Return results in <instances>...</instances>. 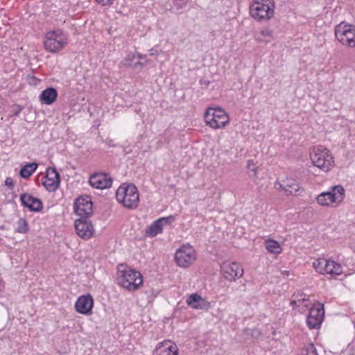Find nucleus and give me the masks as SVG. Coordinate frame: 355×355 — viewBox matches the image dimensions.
Here are the masks:
<instances>
[{
	"instance_id": "2eb2a0df",
	"label": "nucleus",
	"mask_w": 355,
	"mask_h": 355,
	"mask_svg": "<svg viewBox=\"0 0 355 355\" xmlns=\"http://www.w3.org/2000/svg\"><path fill=\"white\" fill-rule=\"evenodd\" d=\"M89 218H80L75 220L74 226L77 234L84 239H88L93 236L94 229Z\"/></svg>"
},
{
	"instance_id": "7ed1b4c3",
	"label": "nucleus",
	"mask_w": 355,
	"mask_h": 355,
	"mask_svg": "<svg viewBox=\"0 0 355 355\" xmlns=\"http://www.w3.org/2000/svg\"><path fill=\"white\" fill-rule=\"evenodd\" d=\"M116 198L119 202L130 209L137 207L139 202L137 188L132 184L119 187L116 192Z\"/></svg>"
},
{
	"instance_id": "0eeeda50",
	"label": "nucleus",
	"mask_w": 355,
	"mask_h": 355,
	"mask_svg": "<svg viewBox=\"0 0 355 355\" xmlns=\"http://www.w3.org/2000/svg\"><path fill=\"white\" fill-rule=\"evenodd\" d=\"M205 119L206 124L214 129L224 128L230 122L228 114L220 107L207 108Z\"/></svg>"
},
{
	"instance_id": "7c9ffc66",
	"label": "nucleus",
	"mask_w": 355,
	"mask_h": 355,
	"mask_svg": "<svg viewBox=\"0 0 355 355\" xmlns=\"http://www.w3.org/2000/svg\"><path fill=\"white\" fill-rule=\"evenodd\" d=\"M247 167L248 169L250 171L249 176L250 178L254 177L256 175L257 167L255 166V164L252 159H250L248 161Z\"/></svg>"
},
{
	"instance_id": "393cba45",
	"label": "nucleus",
	"mask_w": 355,
	"mask_h": 355,
	"mask_svg": "<svg viewBox=\"0 0 355 355\" xmlns=\"http://www.w3.org/2000/svg\"><path fill=\"white\" fill-rule=\"evenodd\" d=\"M37 166L36 162L26 164L21 168L19 171L20 176L23 178H28L36 171Z\"/></svg>"
},
{
	"instance_id": "1a4fd4ad",
	"label": "nucleus",
	"mask_w": 355,
	"mask_h": 355,
	"mask_svg": "<svg viewBox=\"0 0 355 355\" xmlns=\"http://www.w3.org/2000/svg\"><path fill=\"white\" fill-rule=\"evenodd\" d=\"M175 259L179 266L187 268L196 259V250L189 244L183 245L177 250L175 254Z\"/></svg>"
},
{
	"instance_id": "473e14b6",
	"label": "nucleus",
	"mask_w": 355,
	"mask_h": 355,
	"mask_svg": "<svg viewBox=\"0 0 355 355\" xmlns=\"http://www.w3.org/2000/svg\"><path fill=\"white\" fill-rule=\"evenodd\" d=\"M261 35L263 37H271L272 32L269 28H263L261 31Z\"/></svg>"
},
{
	"instance_id": "e433bc0d",
	"label": "nucleus",
	"mask_w": 355,
	"mask_h": 355,
	"mask_svg": "<svg viewBox=\"0 0 355 355\" xmlns=\"http://www.w3.org/2000/svg\"><path fill=\"white\" fill-rule=\"evenodd\" d=\"M137 56H138V58L139 59H143V58H144L146 57V55H142L141 53H137Z\"/></svg>"
},
{
	"instance_id": "412c9836",
	"label": "nucleus",
	"mask_w": 355,
	"mask_h": 355,
	"mask_svg": "<svg viewBox=\"0 0 355 355\" xmlns=\"http://www.w3.org/2000/svg\"><path fill=\"white\" fill-rule=\"evenodd\" d=\"M275 187L284 190L287 195H297L300 189V184L293 178H286L282 182H276Z\"/></svg>"
},
{
	"instance_id": "c756f323",
	"label": "nucleus",
	"mask_w": 355,
	"mask_h": 355,
	"mask_svg": "<svg viewBox=\"0 0 355 355\" xmlns=\"http://www.w3.org/2000/svg\"><path fill=\"white\" fill-rule=\"evenodd\" d=\"M135 58V53H130L121 61V64L125 67H132V62Z\"/></svg>"
},
{
	"instance_id": "4c0bfd02",
	"label": "nucleus",
	"mask_w": 355,
	"mask_h": 355,
	"mask_svg": "<svg viewBox=\"0 0 355 355\" xmlns=\"http://www.w3.org/2000/svg\"><path fill=\"white\" fill-rule=\"evenodd\" d=\"M21 112V109L19 110L18 111H16V112L15 113V115H17L19 112Z\"/></svg>"
},
{
	"instance_id": "a211bd4d",
	"label": "nucleus",
	"mask_w": 355,
	"mask_h": 355,
	"mask_svg": "<svg viewBox=\"0 0 355 355\" xmlns=\"http://www.w3.org/2000/svg\"><path fill=\"white\" fill-rule=\"evenodd\" d=\"M89 182L92 187L98 189L110 188L112 184V178L103 173L93 174L90 176Z\"/></svg>"
},
{
	"instance_id": "dca6fc26",
	"label": "nucleus",
	"mask_w": 355,
	"mask_h": 355,
	"mask_svg": "<svg viewBox=\"0 0 355 355\" xmlns=\"http://www.w3.org/2000/svg\"><path fill=\"white\" fill-rule=\"evenodd\" d=\"M93 306L94 300L89 294L80 296L75 303L76 312L85 315H90L92 313Z\"/></svg>"
},
{
	"instance_id": "58836bf2",
	"label": "nucleus",
	"mask_w": 355,
	"mask_h": 355,
	"mask_svg": "<svg viewBox=\"0 0 355 355\" xmlns=\"http://www.w3.org/2000/svg\"><path fill=\"white\" fill-rule=\"evenodd\" d=\"M205 84L207 86H208V85H209V81L205 82Z\"/></svg>"
},
{
	"instance_id": "aec40b11",
	"label": "nucleus",
	"mask_w": 355,
	"mask_h": 355,
	"mask_svg": "<svg viewBox=\"0 0 355 355\" xmlns=\"http://www.w3.org/2000/svg\"><path fill=\"white\" fill-rule=\"evenodd\" d=\"M178 348L171 340H165L159 343L153 351V355H178Z\"/></svg>"
},
{
	"instance_id": "9d476101",
	"label": "nucleus",
	"mask_w": 355,
	"mask_h": 355,
	"mask_svg": "<svg viewBox=\"0 0 355 355\" xmlns=\"http://www.w3.org/2000/svg\"><path fill=\"white\" fill-rule=\"evenodd\" d=\"M220 272L223 277L230 281L234 282L241 278L244 273L243 268L237 262L225 261L220 266Z\"/></svg>"
},
{
	"instance_id": "4468645a",
	"label": "nucleus",
	"mask_w": 355,
	"mask_h": 355,
	"mask_svg": "<svg viewBox=\"0 0 355 355\" xmlns=\"http://www.w3.org/2000/svg\"><path fill=\"white\" fill-rule=\"evenodd\" d=\"M175 220V217L171 215L167 217H162L155 220L150 225H149L145 231L146 237H155L157 234H161L163 227L173 223Z\"/></svg>"
},
{
	"instance_id": "39448f33",
	"label": "nucleus",
	"mask_w": 355,
	"mask_h": 355,
	"mask_svg": "<svg viewBox=\"0 0 355 355\" xmlns=\"http://www.w3.org/2000/svg\"><path fill=\"white\" fill-rule=\"evenodd\" d=\"M310 158L314 166L324 171H328L334 163L330 150L322 146H315L310 153Z\"/></svg>"
},
{
	"instance_id": "9b49d317",
	"label": "nucleus",
	"mask_w": 355,
	"mask_h": 355,
	"mask_svg": "<svg viewBox=\"0 0 355 355\" xmlns=\"http://www.w3.org/2000/svg\"><path fill=\"white\" fill-rule=\"evenodd\" d=\"M73 210L80 218H89L93 214V203L88 196H80L75 200Z\"/></svg>"
},
{
	"instance_id": "c9c22d12",
	"label": "nucleus",
	"mask_w": 355,
	"mask_h": 355,
	"mask_svg": "<svg viewBox=\"0 0 355 355\" xmlns=\"http://www.w3.org/2000/svg\"><path fill=\"white\" fill-rule=\"evenodd\" d=\"M150 55H154L158 54V51L157 50H155V49H151L150 50Z\"/></svg>"
},
{
	"instance_id": "cd10ccee",
	"label": "nucleus",
	"mask_w": 355,
	"mask_h": 355,
	"mask_svg": "<svg viewBox=\"0 0 355 355\" xmlns=\"http://www.w3.org/2000/svg\"><path fill=\"white\" fill-rule=\"evenodd\" d=\"M327 262V259H318L315 262H313V265L315 270L321 274H324V266Z\"/></svg>"
},
{
	"instance_id": "2f4dec72",
	"label": "nucleus",
	"mask_w": 355,
	"mask_h": 355,
	"mask_svg": "<svg viewBox=\"0 0 355 355\" xmlns=\"http://www.w3.org/2000/svg\"><path fill=\"white\" fill-rule=\"evenodd\" d=\"M98 3L103 6H112L115 0H96Z\"/></svg>"
},
{
	"instance_id": "b1692460",
	"label": "nucleus",
	"mask_w": 355,
	"mask_h": 355,
	"mask_svg": "<svg viewBox=\"0 0 355 355\" xmlns=\"http://www.w3.org/2000/svg\"><path fill=\"white\" fill-rule=\"evenodd\" d=\"M324 267V274L338 275H340L343 272V268L340 264L334 261L327 259V262L325 263V266Z\"/></svg>"
},
{
	"instance_id": "4be33fe9",
	"label": "nucleus",
	"mask_w": 355,
	"mask_h": 355,
	"mask_svg": "<svg viewBox=\"0 0 355 355\" xmlns=\"http://www.w3.org/2000/svg\"><path fill=\"white\" fill-rule=\"evenodd\" d=\"M58 98V92L55 88L53 87H47L43 90L40 96V101L42 104L51 105Z\"/></svg>"
},
{
	"instance_id": "f3484780",
	"label": "nucleus",
	"mask_w": 355,
	"mask_h": 355,
	"mask_svg": "<svg viewBox=\"0 0 355 355\" xmlns=\"http://www.w3.org/2000/svg\"><path fill=\"white\" fill-rule=\"evenodd\" d=\"M20 200L21 205L31 211L40 212L43 209L42 201L29 193H24L21 194Z\"/></svg>"
},
{
	"instance_id": "a878e982",
	"label": "nucleus",
	"mask_w": 355,
	"mask_h": 355,
	"mask_svg": "<svg viewBox=\"0 0 355 355\" xmlns=\"http://www.w3.org/2000/svg\"><path fill=\"white\" fill-rule=\"evenodd\" d=\"M266 249L272 254H280L282 252V248L279 243L274 240H268L266 242Z\"/></svg>"
},
{
	"instance_id": "5701e85b",
	"label": "nucleus",
	"mask_w": 355,
	"mask_h": 355,
	"mask_svg": "<svg viewBox=\"0 0 355 355\" xmlns=\"http://www.w3.org/2000/svg\"><path fill=\"white\" fill-rule=\"evenodd\" d=\"M309 301V298L306 296V295L301 291H297L295 293L292 295V300L291 302V304L293 306V309H297V308L300 306L301 304H304V308H307L309 304L308 302Z\"/></svg>"
},
{
	"instance_id": "f704fd0d",
	"label": "nucleus",
	"mask_w": 355,
	"mask_h": 355,
	"mask_svg": "<svg viewBox=\"0 0 355 355\" xmlns=\"http://www.w3.org/2000/svg\"><path fill=\"white\" fill-rule=\"evenodd\" d=\"M138 66L142 67L144 66V64L142 62H136L135 64H132V67L134 68V69H137V67Z\"/></svg>"
},
{
	"instance_id": "72a5a7b5",
	"label": "nucleus",
	"mask_w": 355,
	"mask_h": 355,
	"mask_svg": "<svg viewBox=\"0 0 355 355\" xmlns=\"http://www.w3.org/2000/svg\"><path fill=\"white\" fill-rule=\"evenodd\" d=\"M5 184L10 188L14 187V183L11 178H7L5 180Z\"/></svg>"
},
{
	"instance_id": "c85d7f7f",
	"label": "nucleus",
	"mask_w": 355,
	"mask_h": 355,
	"mask_svg": "<svg viewBox=\"0 0 355 355\" xmlns=\"http://www.w3.org/2000/svg\"><path fill=\"white\" fill-rule=\"evenodd\" d=\"M300 355H318V353L314 345L310 343L302 349Z\"/></svg>"
},
{
	"instance_id": "f257e3e1",
	"label": "nucleus",
	"mask_w": 355,
	"mask_h": 355,
	"mask_svg": "<svg viewBox=\"0 0 355 355\" xmlns=\"http://www.w3.org/2000/svg\"><path fill=\"white\" fill-rule=\"evenodd\" d=\"M274 0H252L249 7L250 15L257 21H268L275 13Z\"/></svg>"
},
{
	"instance_id": "f03ea898",
	"label": "nucleus",
	"mask_w": 355,
	"mask_h": 355,
	"mask_svg": "<svg viewBox=\"0 0 355 355\" xmlns=\"http://www.w3.org/2000/svg\"><path fill=\"white\" fill-rule=\"evenodd\" d=\"M121 267H123L121 265ZM117 281L119 285L129 291L137 290L143 284V276L137 270L126 266L123 269H119Z\"/></svg>"
},
{
	"instance_id": "f8f14e48",
	"label": "nucleus",
	"mask_w": 355,
	"mask_h": 355,
	"mask_svg": "<svg viewBox=\"0 0 355 355\" xmlns=\"http://www.w3.org/2000/svg\"><path fill=\"white\" fill-rule=\"evenodd\" d=\"M324 306L318 304L310 308L309 314L306 317V324L311 329H318L320 327L324 320Z\"/></svg>"
},
{
	"instance_id": "20e7f679",
	"label": "nucleus",
	"mask_w": 355,
	"mask_h": 355,
	"mask_svg": "<svg viewBox=\"0 0 355 355\" xmlns=\"http://www.w3.org/2000/svg\"><path fill=\"white\" fill-rule=\"evenodd\" d=\"M67 35L61 29L49 31L46 33L44 46L46 51L57 53L67 44Z\"/></svg>"
},
{
	"instance_id": "bb28decb",
	"label": "nucleus",
	"mask_w": 355,
	"mask_h": 355,
	"mask_svg": "<svg viewBox=\"0 0 355 355\" xmlns=\"http://www.w3.org/2000/svg\"><path fill=\"white\" fill-rule=\"evenodd\" d=\"M28 230L29 227L27 220L24 218H19L17 222V227L15 229V232L20 234H26L28 232Z\"/></svg>"
},
{
	"instance_id": "423d86ee",
	"label": "nucleus",
	"mask_w": 355,
	"mask_h": 355,
	"mask_svg": "<svg viewBox=\"0 0 355 355\" xmlns=\"http://www.w3.org/2000/svg\"><path fill=\"white\" fill-rule=\"evenodd\" d=\"M335 37L343 45L349 48L355 47V26L345 21L334 28Z\"/></svg>"
},
{
	"instance_id": "ddd939ff",
	"label": "nucleus",
	"mask_w": 355,
	"mask_h": 355,
	"mask_svg": "<svg viewBox=\"0 0 355 355\" xmlns=\"http://www.w3.org/2000/svg\"><path fill=\"white\" fill-rule=\"evenodd\" d=\"M42 184L49 192H55L60 184V175L54 167H49L42 179Z\"/></svg>"
},
{
	"instance_id": "6ab92c4d",
	"label": "nucleus",
	"mask_w": 355,
	"mask_h": 355,
	"mask_svg": "<svg viewBox=\"0 0 355 355\" xmlns=\"http://www.w3.org/2000/svg\"><path fill=\"white\" fill-rule=\"evenodd\" d=\"M186 302L188 306L197 310L208 311L211 307L210 302L202 298L198 293H193L189 295Z\"/></svg>"
},
{
	"instance_id": "6e6552de",
	"label": "nucleus",
	"mask_w": 355,
	"mask_h": 355,
	"mask_svg": "<svg viewBox=\"0 0 355 355\" xmlns=\"http://www.w3.org/2000/svg\"><path fill=\"white\" fill-rule=\"evenodd\" d=\"M345 198V189L341 185L331 187V190L322 192L316 198L322 206H329L332 203H340Z\"/></svg>"
}]
</instances>
